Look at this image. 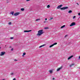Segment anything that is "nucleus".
Masks as SVG:
<instances>
[{
  "mask_svg": "<svg viewBox=\"0 0 80 80\" xmlns=\"http://www.w3.org/2000/svg\"><path fill=\"white\" fill-rule=\"evenodd\" d=\"M14 74H13V73H12L11 74V75H13Z\"/></svg>",
  "mask_w": 80,
  "mask_h": 80,
  "instance_id": "nucleus-25",
  "label": "nucleus"
},
{
  "mask_svg": "<svg viewBox=\"0 0 80 80\" xmlns=\"http://www.w3.org/2000/svg\"><path fill=\"white\" fill-rule=\"evenodd\" d=\"M65 27V25H64L63 26L61 27V28H64V27Z\"/></svg>",
  "mask_w": 80,
  "mask_h": 80,
  "instance_id": "nucleus-16",
  "label": "nucleus"
},
{
  "mask_svg": "<svg viewBox=\"0 0 80 80\" xmlns=\"http://www.w3.org/2000/svg\"><path fill=\"white\" fill-rule=\"evenodd\" d=\"M72 57H73V56H72L70 57H69L68 58V60H70V59L72 58Z\"/></svg>",
  "mask_w": 80,
  "mask_h": 80,
  "instance_id": "nucleus-9",
  "label": "nucleus"
},
{
  "mask_svg": "<svg viewBox=\"0 0 80 80\" xmlns=\"http://www.w3.org/2000/svg\"><path fill=\"white\" fill-rule=\"evenodd\" d=\"M31 31H32V30H29V31H26V30H25V31H24V32H31Z\"/></svg>",
  "mask_w": 80,
  "mask_h": 80,
  "instance_id": "nucleus-11",
  "label": "nucleus"
},
{
  "mask_svg": "<svg viewBox=\"0 0 80 80\" xmlns=\"http://www.w3.org/2000/svg\"><path fill=\"white\" fill-rule=\"evenodd\" d=\"M49 72L50 73H52V70H50L49 71Z\"/></svg>",
  "mask_w": 80,
  "mask_h": 80,
  "instance_id": "nucleus-18",
  "label": "nucleus"
},
{
  "mask_svg": "<svg viewBox=\"0 0 80 80\" xmlns=\"http://www.w3.org/2000/svg\"><path fill=\"white\" fill-rule=\"evenodd\" d=\"M68 7H65L60 8L61 10H65V9H67Z\"/></svg>",
  "mask_w": 80,
  "mask_h": 80,
  "instance_id": "nucleus-7",
  "label": "nucleus"
},
{
  "mask_svg": "<svg viewBox=\"0 0 80 80\" xmlns=\"http://www.w3.org/2000/svg\"><path fill=\"white\" fill-rule=\"evenodd\" d=\"M73 65H74V64H71V65H70V67H72V66Z\"/></svg>",
  "mask_w": 80,
  "mask_h": 80,
  "instance_id": "nucleus-19",
  "label": "nucleus"
},
{
  "mask_svg": "<svg viewBox=\"0 0 80 80\" xmlns=\"http://www.w3.org/2000/svg\"><path fill=\"white\" fill-rule=\"evenodd\" d=\"M79 59H80V56L79 57Z\"/></svg>",
  "mask_w": 80,
  "mask_h": 80,
  "instance_id": "nucleus-35",
  "label": "nucleus"
},
{
  "mask_svg": "<svg viewBox=\"0 0 80 80\" xmlns=\"http://www.w3.org/2000/svg\"><path fill=\"white\" fill-rule=\"evenodd\" d=\"M46 45L45 44H43V45H42L41 46H40L39 47V48H41V47H44V46H45Z\"/></svg>",
  "mask_w": 80,
  "mask_h": 80,
  "instance_id": "nucleus-10",
  "label": "nucleus"
},
{
  "mask_svg": "<svg viewBox=\"0 0 80 80\" xmlns=\"http://www.w3.org/2000/svg\"><path fill=\"white\" fill-rule=\"evenodd\" d=\"M76 25V24L75 23V22H72L70 25V27H72V26H74V25Z\"/></svg>",
  "mask_w": 80,
  "mask_h": 80,
  "instance_id": "nucleus-2",
  "label": "nucleus"
},
{
  "mask_svg": "<svg viewBox=\"0 0 80 80\" xmlns=\"http://www.w3.org/2000/svg\"><path fill=\"white\" fill-rule=\"evenodd\" d=\"M21 11H24V10H25V9H24V8H22L21 9Z\"/></svg>",
  "mask_w": 80,
  "mask_h": 80,
  "instance_id": "nucleus-14",
  "label": "nucleus"
},
{
  "mask_svg": "<svg viewBox=\"0 0 80 80\" xmlns=\"http://www.w3.org/2000/svg\"><path fill=\"white\" fill-rule=\"evenodd\" d=\"M7 0V1H8V0Z\"/></svg>",
  "mask_w": 80,
  "mask_h": 80,
  "instance_id": "nucleus-36",
  "label": "nucleus"
},
{
  "mask_svg": "<svg viewBox=\"0 0 80 80\" xmlns=\"http://www.w3.org/2000/svg\"><path fill=\"white\" fill-rule=\"evenodd\" d=\"M8 24H9V25H11V24H12V23L10 22L8 23Z\"/></svg>",
  "mask_w": 80,
  "mask_h": 80,
  "instance_id": "nucleus-27",
  "label": "nucleus"
},
{
  "mask_svg": "<svg viewBox=\"0 0 80 80\" xmlns=\"http://www.w3.org/2000/svg\"><path fill=\"white\" fill-rule=\"evenodd\" d=\"M13 48H12V49H11V51H13Z\"/></svg>",
  "mask_w": 80,
  "mask_h": 80,
  "instance_id": "nucleus-28",
  "label": "nucleus"
},
{
  "mask_svg": "<svg viewBox=\"0 0 80 80\" xmlns=\"http://www.w3.org/2000/svg\"><path fill=\"white\" fill-rule=\"evenodd\" d=\"M75 17H76V16H74L73 17V19H75Z\"/></svg>",
  "mask_w": 80,
  "mask_h": 80,
  "instance_id": "nucleus-22",
  "label": "nucleus"
},
{
  "mask_svg": "<svg viewBox=\"0 0 80 80\" xmlns=\"http://www.w3.org/2000/svg\"><path fill=\"white\" fill-rule=\"evenodd\" d=\"M67 37V35H66L65 36V37Z\"/></svg>",
  "mask_w": 80,
  "mask_h": 80,
  "instance_id": "nucleus-30",
  "label": "nucleus"
},
{
  "mask_svg": "<svg viewBox=\"0 0 80 80\" xmlns=\"http://www.w3.org/2000/svg\"><path fill=\"white\" fill-rule=\"evenodd\" d=\"M14 60H15V61H17V60H16V59H15Z\"/></svg>",
  "mask_w": 80,
  "mask_h": 80,
  "instance_id": "nucleus-34",
  "label": "nucleus"
},
{
  "mask_svg": "<svg viewBox=\"0 0 80 80\" xmlns=\"http://www.w3.org/2000/svg\"><path fill=\"white\" fill-rule=\"evenodd\" d=\"M44 23H46V21H44Z\"/></svg>",
  "mask_w": 80,
  "mask_h": 80,
  "instance_id": "nucleus-33",
  "label": "nucleus"
},
{
  "mask_svg": "<svg viewBox=\"0 0 80 80\" xmlns=\"http://www.w3.org/2000/svg\"><path fill=\"white\" fill-rule=\"evenodd\" d=\"M1 48V47H0V49Z\"/></svg>",
  "mask_w": 80,
  "mask_h": 80,
  "instance_id": "nucleus-37",
  "label": "nucleus"
},
{
  "mask_svg": "<svg viewBox=\"0 0 80 80\" xmlns=\"http://www.w3.org/2000/svg\"><path fill=\"white\" fill-rule=\"evenodd\" d=\"M6 45H5V47H6Z\"/></svg>",
  "mask_w": 80,
  "mask_h": 80,
  "instance_id": "nucleus-38",
  "label": "nucleus"
},
{
  "mask_svg": "<svg viewBox=\"0 0 80 80\" xmlns=\"http://www.w3.org/2000/svg\"><path fill=\"white\" fill-rule=\"evenodd\" d=\"M40 20V19H37L36 20V21H38V20Z\"/></svg>",
  "mask_w": 80,
  "mask_h": 80,
  "instance_id": "nucleus-17",
  "label": "nucleus"
},
{
  "mask_svg": "<svg viewBox=\"0 0 80 80\" xmlns=\"http://www.w3.org/2000/svg\"><path fill=\"white\" fill-rule=\"evenodd\" d=\"M48 28L47 27L44 28V29H48Z\"/></svg>",
  "mask_w": 80,
  "mask_h": 80,
  "instance_id": "nucleus-24",
  "label": "nucleus"
},
{
  "mask_svg": "<svg viewBox=\"0 0 80 80\" xmlns=\"http://www.w3.org/2000/svg\"><path fill=\"white\" fill-rule=\"evenodd\" d=\"M19 14H20V12H18L15 13L14 14V16H17V15H18Z\"/></svg>",
  "mask_w": 80,
  "mask_h": 80,
  "instance_id": "nucleus-6",
  "label": "nucleus"
},
{
  "mask_svg": "<svg viewBox=\"0 0 80 80\" xmlns=\"http://www.w3.org/2000/svg\"><path fill=\"white\" fill-rule=\"evenodd\" d=\"M45 20H47V18H46L45 19Z\"/></svg>",
  "mask_w": 80,
  "mask_h": 80,
  "instance_id": "nucleus-31",
  "label": "nucleus"
},
{
  "mask_svg": "<svg viewBox=\"0 0 80 80\" xmlns=\"http://www.w3.org/2000/svg\"><path fill=\"white\" fill-rule=\"evenodd\" d=\"M5 52H1L0 55V56H3V55H5Z\"/></svg>",
  "mask_w": 80,
  "mask_h": 80,
  "instance_id": "nucleus-3",
  "label": "nucleus"
},
{
  "mask_svg": "<svg viewBox=\"0 0 80 80\" xmlns=\"http://www.w3.org/2000/svg\"><path fill=\"white\" fill-rule=\"evenodd\" d=\"M26 55V53L25 52H24L23 53V55H22V57H24V55Z\"/></svg>",
  "mask_w": 80,
  "mask_h": 80,
  "instance_id": "nucleus-13",
  "label": "nucleus"
},
{
  "mask_svg": "<svg viewBox=\"0 0 80 80\" xmlns=\"http://www.w3.org/2000/svg\"><path fill=\"white\" fill-rule=\"evenodd\" d=\"M52 19H53V18H50V19H49V20H52Z\"/></svg>",
  "mask_w": 80,
  "mask_h": 80,
  "instance_id": "nucleus-20",
  "label": "nucleus"
},
{
  "mask_svg": "<svg viewBox=\"0 0 80 80\" xmlns=\"http://www.w3.org/2000/svg\"><path fill=\"white\" fill-rule=\"evenodd\" d=\"M50 5H48L47 6V8H50Z\"/></svg>",
  "mask_w": 80,
  "mask_h": 80,
  "instance_id": "nucleus-21",
  "label": "nucleus"
},
{
  "mask_svg": "<svg viewBox=\"0 0 80 80\" xmlns=\"http://www.w3.org/2000/svg\"><path fill=\"white\" fill-rule=\"evenodd\" d=\"M62 6H63V5H59L58 6L57 8H58V9H59V8H61V7H62Z\"/></svg>",
  "mask_w": 80,
  "mask_h": 80,
  "instance_id": "nucleus-8",
  "label": "nucleus"
},
{
  "mask_svg": "<svg viewBox=\"0 0 80 80\" xmlns=\"http://www.w3.org/2000/svg\"><path fill=\"white\" fill-rule=\"evenodd\" d=\"M57 42L54 43H53V44H52V45H50L49 46V48H51V47H53V46H54V45H57Z\"/></svg>",
  "mask_w": 80,
  "mask_h": 80,
  "instance_id": "nucleus-5",
  "label": "nucleus"
},
{
  "mask_svg": "<svg viewBox=\"0 0 80 80\" xmlns=\"http://www.w3.org/2000/svg\"><path fill=\"white\" fill-rule=\"evenodd\" d=\"M13 39V37H11V38H10V39H11V40H12V39Z\"/></svg>",
  "mask_w": 80,
  "mask_h": 80,
  "instance_id": "nucleus-23",
  "label": "nucleus"
},
{
  "mask_svg": "<svg viewBox=\"0 0 80 80\" xmlns=\"http://www.w3.org/2000/svg\"><path fill=\"white\" fill-rule=\"evenodd\" d=\"M62 68H63V66H62L61 67L58 68L57 69V72H58L59 71H60V70H62Z\"/></svg>",
  "mask_w": 80,
  "mask_h": 80,
  "instance_id": "nucleus-4",
  "label": "nucleus"
},
{
  "mask_svg": "<svg viewBox=\"0 0 80 80\" xmlns=\"http://www.w3.org/2000/svg\"><path fill=\"white\" fill-rule=\"evenodd\" d=\"M13 13H14V12H13V11L11 12L10 13V14H12V15H13Z\"/></svg>",
  "mask_w": 80,
  "mask_h": 80,
  "instance_id": "nucleus-12",
  "label": "nucleus"
},
{
  "mask_svg": "<svg viewBox=\"0 0 80 80\" xmlns=\"http://www.w3.org/2000/svg\"><path fill=\"white\" fill-rule=\"evenodd\" d=\"M76 4H77L78 5H79V4H78V3H76Z\"/></svg>",
  "mask_w": 80,
  "mask_h": 80,
  "instance_id": "nucleus-29",
  "label": "nucleus"
},
{
  "mask_svg": "<svg viewBox=\"0 0 80 80\" xmlns=\"http://www.w3.org/2000/svg\"><path fill=\"white\" fill-rule=\"evenodd\" d=\"M43 33V30H39L38 32V33L37 34V35L38 36H40V35H42Z\"/></svg>",
  "mask_w": 80,
  "mask_h": 80,
  "instance_id": "nucleus-1",
  "label": "nucleus"
},
{
  "mask_svg": "<svg viewBox=\"0 0 80 80\" xmlns=\"http://www.w3.org/2000/svg\"><path fill=\"white\" fill-rule=\"evenodd\" d=\"M72 12V10H69V11L68 13H71Z\"/></svg>",
  "mask_w": 80,
  "mask_h": 80,
  "instance_id": "nucleus-15",
  "label": "nucleus"
},
{
  "mask_svg": "<svg viewBox=\"0 0 80 80\" xmlns=\"http://www.w3.org/2000/svg\"><path fill=\"white\" fill-rule=\"evenodd\" d=\"M78 15H79V16H80V12L78 13Z\"/></svg>",
  "mask_w": 80,
  "mask_h": 80,
  "instance_id": "nucleus-26",
  "label": "nucleus"
},
{
  "mask_svg": "<svg viewBox=\"0 0 80 80\" xmlns=\"http://www.w3.org/2000/svg\"><path fill=\"white\" fill-rule=\"evenodd\" d=\"M52 80H55V78H53L52 79Z\"/></svg>",
  "mask_w": 80,
  "mask_h": 80,
  "instance_id": "nucleus-32",
  "label": "nucleus"
}]
</instances>
